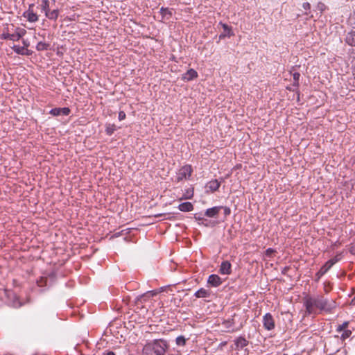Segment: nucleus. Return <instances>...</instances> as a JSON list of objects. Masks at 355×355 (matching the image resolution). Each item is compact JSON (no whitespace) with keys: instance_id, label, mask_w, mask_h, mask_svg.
Segmentation results:
<instances>
[{"instance_id":"1","label":"nucleus","mask_w":355,"mask_h":355,"mask_svg":"<svg viewBox=\"0 0 355 355\" xmlns=\"http://www.w3.org/2000/svg\"><path fill=\"white\" fill-rule=\"evenodd\" d=\"M306 312L311 314L313 312V308H318L322 311L327 312H331L336 308V302L333 300L329 301L324 298L322 296H318L316 297H308L304 302Z\"/></svg>"},{"instance_id":"2","label":"nucleus","mask_w":355,"mask_h":355,"mask_svg":"<svg viewBox=\"0 0 355 355\" xmlns=\"http://www.w3.org/2000/svg\"><path fill=\"white\" fill-rule=\"evenodd\" d=\"M168 347V343L165 340L156 339L144 345L143 353L144 355H165Z\"/></svg>"},{"instance_id":"3","label":"nucleus","mask_w":355,"mask_h":355,"mask_svg":"<svg viewBox=\"0 0 355 355\" xmlns=\"http://www.w3.org/2000/svg\"><path fill=\"white\" fill-rule=\"evenodd\" d=\"M193 172L191 165H185L182 166L177 173V182H180L184 179H188L191 177Z\"/></svg>"},{"instance_id":"4","label":"nucleus","mask_w":355,"mask_h":355,"mask_svg":"<svg viewBox=\"0 0 355 355\" xmlns=\"http://www.w3.org/2000/svg\"><path fill=\"white\" fill-rule=\"evenodd\" d=\"M26 33V31L23 28H17V32L16 33L10 34V33H3L1 36V39L3 40H9L12 41H18Z\"/></svg>"},{"instance_id":"5","label":"nucleus","mask_w":355,"mask_h":355,"mask_svg":"<svg viewBox=\"0 0 355 355\" xmlns=\"http://www.w3.org/2000/svg\"><path fill=\"white\" fill-rule=\"evenodd\" d=\"M337 261L338 259L336 258L327 261L316 273V280L318 281Z\"/></svg>"},{"instance_id":"6","label":"nucleus","mask_w":355,"mask_h":355,"mask_svg":"<svg viewBox=\"0 0 355 355\" xmlns=\"http://www.w3.org/2000/svg\"><path fill=\"white\" fill-rule=\"evenodd\" d=\"M263 324L264 328L268 331L275 328V321L270 313H268L264 315L263 318Z\"/></svg>"},{"instance_id":"7","label":"nucleus","mask_w":355,"mask_h":355,"mask_svg":"<svg viewBox=\"0 0 355 355\" xmlns=\"http://www.w3.org/2000/svg\"><path fill=\"white\" fill-rule=\"evenodd\" d=\"M71 112V110L69 107H55L50 110L49 114L54 116H68Z\"/></svg>"},{"instance_id":"8","label":"nucleus","mask_w":355,"mask_h":355,"mask_svg":"<svg viewBox=\"0 0 355 355\" xmlns=\"http://www.w3.org/2000/svg\"><path fill=\"white\" fill-rule=\"evenodd\" d=\"M223 28V32L219 35V40L224 39L226 37H230L234 35L232 27L226 24L220 22L219 24Z\"/></svg>"},{"instance_id":"9","label":"nucleus","mask_w":355,"mask_h":355,"mask_svg":"<svg viewBox=\"0 0 355 355\" xmlns=\"http://www.w3.org/2000/svg\"><path fill=\"white\" fill-rule=\"evenodd\" d=\"M223 206H216L206 209L205 216L209 218H217Z\"/></svg>"},{"instance_id":"10","label":"nucleus","mask_w":355,"mask_h":355,"mask_svg":"<svg viewBox=\"0 0 355 355\" xmlns=\"http://www.w3.org/2000/svg\"><path fill=\"white\" fill-rule=\"evenodd\" d=\"M219 272L222 275H230L232 272V265L229 261H223L220 266Z\"/></svg>"},{"instance_id":"11","label":"nucleus","mask_w":355,"mask_h":355,"mask_svg":"<svg viewBox=\"0 0 355 355\" xmlns=\"http://www.w3.org/2000/svg\"><path fill=\"white\" fill-rule=\"evenodd\" d=\"M207 283L213 287H217L222 284V280L218 275L213 274L209 276Z\"/></svg>"},{"instance_id":"12","label":"nucleus","mask_w":355,"mask_h":355,"mask_svg":"<svg viewBox=\"0 0 355 355\" xmlns=\"http://www.w3.org/2000/svg\"><path fill=\"white\" fill-rule=\"evenodd\" d=\"M248 344L249 342L243 336H239L234 340L235 349L236 350L242 349Z\"/></svg>"},{"instance_id":"13","label":"nucleus","mask_w":355,"mask_h":355,"mask_svg":"<svg viewBox=\"0 0 355 355\" xmlns=\"http://www.w3.org/2000/svg\"><path fill=\"white\" fill-rule=\"evenodd\" d=\"M198 77V73L193 69H189L182 75V79L184 81H191Z\"/></svg>"},{"instance_id":"14","label":"nucleus","mask_w":355,"mask_h":355,"mask_svg":"<svg viewBox=\"0 0 355 355\" xmlns=\"http://www.w3.org/2000/svg\"><path fill=\"white\" fill-rule=\"evenodd\" d=\"M32 6L33 5L30 6V7ZM24 17H26L30 22H35L38 20L37 14L31 10V8H29V9L24 13Z\"/></svg>"},{"instance_id":"15","label":"nucleus","mask_w":355,"mask_h":355,"mask_svg":"<svg viewBox=\"0 0 355 355\" xmlns=\"http://www.w3.org/2000/svg\"><path fill=\"white\" fill-rule=\"evenodd\" d=\"M210 295L211 291L203 288H201L199 290H198L194 294V296L197 298L209 297Z\"/></svg>"},{"instance_id":"16","label":"nucleus","mask_w":355,"mask_h":355,"mask_svg":"<svg viewBox=\"0 0 355 355\" xmlns=\"http://www.w3.org/2000/svg\"><path fill=\"white\" fill-rule=\"evenodd\" d=\"M178 209L181 211L189 212L193 209V205L190 202H185L180 204L178 206Z\"/></svg>"},{"instance_id":"17","label":"nucleus","mask_w":355,"mask_h":355,"mask_svg":"<svg viewBox=\"0 0 355 355\" xmlns=\"http://www.w3.org/2000/svg\"><path fill=\"white\" fill-rule=\"evenodd\" d=\"M345 42L347 44L355 47V31H352L347 34Z\"/></svg>"},{"instance_id":"18","label":"nucleus","mask_w":355,"mask_h":355,"mask_svg":"<svg viewBox=\"0 0 355 355\" xmlns=\"http://www.w3.org/2000/svg\"><path fill=\"white\" fill-rule=\"evenodd\" d=\"M159 12L162 15V19H169L173 15L172 11L168 8L162 7Z\"/></svg>"},{"instance_id":"19","label":"nucleus","mask_w":355,"mask_h":355,"mask_svg":"<svg viewBox=\"0 0 355 355\" xmlns=\"http://www.w3.org/2000/svg\"><path fill=\"white\" fill-rule=\"evenodd\" d=\"M12 49L16 53H17L19 55H30L29 51L28 49H25L24 46L14 45L12 46Z\"/></svg>"},{"instance_id":"20","label":"nucleus","mask_w":355,"mask_h":355,"mask_svg":"<svg viewBox=\"0 0 355 355\" xmlns=\"http://www.w3.org/2000/svg\"><path fill=\"white\" fill-rule=\"evenodd\" d=\"M59 10L58 9H54L53 10H46L45 15L47 18L51 20H56L58 17Z\"/></svg>"},{"instance_id":"21","label":"nucleus","mask_w":355,"mask_h":355,"mask_svg":"<svg viewBox=\"0 0 355 355\" xmlns=\"http://www.w3.org/2000/svg\"><path fill=\"white\" fill-rule=\"evenodd\" d=\"M220 183L217 180H213L208 182L207 187L211 191H217L220 187Z\"/></svg>"},{"instance_id":"22","label":"nucleus","mask_w":355,"mask_h":355,"mask_svg":"<svg viewBox=\"0 0 355 355\" xmlns=\"http://www.w3.org/2000/svg\"><path fill=\"white\" fill-rule=\"evenodd\" d=\"M149 298H150V292H147L144 294H142V295L138 296L136 298V303L137 304H139V303L142 304L143 302L148 300Z\"/></svg>"},{"instance_id":"23","label":"nucleus","mask_w":355,"mask_h":355,"mask_svg":"<svg viewBox=\"0 0 355 355\" xmlns=\"http://www.w3.org/2000/svg\"><path fill=\"white\" fill-rule=\"evenodd\" d=\"M49 46H50L49 44L45 43L43 42H40L36 45V49L38 51H46V50L49 49Z\"/></svg>"},{"instance_id":"24","label":"nucleus","mask_w":355,"mask_h":355,"mask_svg":"<svg viewBox=\"0 0 355 355\" xmlns=\"http://www.w3.org/2000/svg\"><path fill=\"white\" fill-rule=\"evenodd\" d=\"M116 129V125L114 124H107L105 129L106 134L107 135H112Z\"/></svg>"},{"instance_id":"25","label":"nucleus","mask_w":355,"mask_h":355,"mask_svg":"<svg viewBox=\"0 0 355 355\" xmlns=\"http://www.w3.org/2000/svg\"><path fill=\"white\" fill-rule=\"evenodd\" d=\"M175 342L178 346H184L186 345L187 339L183 336H179L176 338Z\"/></svg>"},{"instance_id":"26","label":"nucleus","mask_w":355,"mask_h":355,"mask_svg":"<svg viewBox=\"0 0 355 355\" xmlns=\"http://www.w3.org/2000/svg\"><path fill=\"white\" fill-rule=\"evenodd\" d=\"M300 73H298V72H295L293 74V85L295 86V87H298L299 86V80H300Z\"/></svg>"},{"instance_id":"27","label":"nucleus","mask_w":355,"mask_h":355,"mask_svg":"<svg viewBox=\"0 0 355 355\" xmlns=\"http://www.w3.org/2000/svg\"><path fill=\"white\" fill-rule=\"evenodd\" d=\"M37 284L40 287H44L47 285V279L46 277H41L40 279L37 281Z\"/></svg>"},{"instance_id":"28","label":"nucleus","mask_w":355,"mask_h":355,"mask_svg":"<svg viewBox=\"0 0 355 355\" xmlns=\"http://www.w3.org/2000/svg\"><path fill=\"white\" fill-rule=\"evenodd\" d=\"M42 10L44 11V12H46V10H49V0H42V4H41Z\"/></svg>"},{"instance_id":"29","label":"nucleus","mask_w":355,"mask_h":355,"mask_svg":"<svg viewBox=\"0 0 355 355\" xmlns=\"http://www.w3.org/2000/svg\"><path fill=\"white\" fill-rule=\"evenodd\" d=\"M194 218L199 222V224H204V221H207V219L201 216L200 214H195Z\"/></svg>"},{"instance_id":"30","label":"nucleus","mask_w":355,"mask_h":355,"mask_svg":"<svg viewBox=\"0 0 355 355\" xmlns=\"http://www.w3.org/2000/svg\"><path fill=\"white\" fill-rule=\"evenodd\" d=\"M348 325H349V322H345L342 324L339 325L337 327L336 331L338 332H340V331H345V330H346L345 329L348 327Z\"/></svg>"},{"instance_id":"31","label":"nucleus","mask_w":355,"mask_h":355,"mask_svg":"<svg viewBox=\"0 0 355 355\" xmlns=\"http://www.w3.org/2000/svg\"><path fill=\"white\" fill-rule=\"evenodd\" d=\"M352 334V331L350 330H345L343 331V334L341 335V338L343 340H345L349 338Z\"/></svg>"},{"instance_id":"32","label":"nucleus","mask_w":355,"mask_h":355,"mask_svg":"<svg viewBox=\"0 0 355 355\" xmlns=\"http://www.w3.org/2000/svg\"><path fill=\"white\" fill-rule=\"evenodd\" d=\"M193 191H187V194H184L182 198H181L182 199H191L192 197H193Z\"/></svg>"},{"instance_id":"33","label":"nucleus","mask_w":355,"mask_h":355,"mask_svg":"<svg viewBox=\"0 0 355 355\" xmlns=\"http://www.w3.org/2000/svg\"><path fill=\"white\" fill-rule=\"evenodd\" d=\"M222 209H223V211H224V215L225 217L229 216L231 214V209H230V208H229L227 207L223 206Z\"/></svg>"},{"instance_id":"34","label":"nucleus","mask_w":355,"mask_h":355,"mask_svg":"<svg viewBox=\"0 0 355 355\" xmlns=\"http://www.w3.org/2000/svg\"><path fill=\"white\" fill-rule=\"evenodd\" d=\"M325 5L321 2L318 3L317 5V8L322 12L325 10Z\"/></svg>"},{"instance_id":"35","label":"nucleus","mask_w":355,"mask_h":355,"mask_svg":"<svg viewBox=\"0 0 355 355\" xmlns=\"http://www.w3.org/2000/svg\"><path fill=\"white\" fill-rule=\"evenodd\" d=\"M125 113L123 111H120L119 113V121H122L125 118Z\"/></svg>"},{"instance_id":"36","label":"nucleus","mask_w":355,"mask_h":355,"mask_svg":"<svg viewBox=\"0 0 355 355\" xmlns=\"http://www.w3.org/2000/svg\"><path fill=\"white\" fill-rule=\"evenodd\" d=\"M275 251L272 248H268L266 251V256L270 257L272 253H274Z\"/></svg>"},{"instance_id":"37","label":"nucleus","mask_w":355,"mask_h":355,"mask_svg":"<svg viewBox=\"0 0 355 355\" xmlns=\"http://www.w3.org/2000/svg\"><path fill=\"white\" fill-rule=\"evenodd\" d=\"M302 7L305 10H309L310 8H311V5L308 2H306V3H304L303 5H302Z\"/></svg>"},{"instance_id":"38","label":"nucleus","mask_w":355,"mask_h":355,"mask_svg":"<svg viewBox=\"0 0 355 355\" xmlns=\"http://www.w3.org/2000/svg\"><path fill=\"white\" fill-rule=\"evenodd\" d=\"M232 322L230 321V320H227L224 322V324L225 325L226 327H230L232 324Z\"/></svg>"},{"instance_id":"39","label":"nucleus","mask_w":355,"mask_h":355,"mask_svg":"<svg viewBox=\"0 0 355 355\" xmlns=\"http://www.w3.org/2000/svg\"><path fill=\"white\" fill-rule=\"evenodd\" d=\"M103 355H115V354L112 351H106L103 353Z\"/></svg>"},{"instance_id":"40","label":"nucleus","mask_w":355,"mask_h":355,"mask_svg":"<svg viewBox=\"0 0 355 355\" xmlns=\"http://www.w3.org/2000/svg\"><path fill=\"white\" fill-rule=\"evenodd\" d=\"M22 42L25 49L29 46V43L27 41L23 40Z\"/></svg>"},{"instance_id":"41","label":"nucleus","mask_w":355,"mask_h":355,"mask_svg":"<svg viewBox=\"0 0 355 355\" xmlns=\"http://www.w3.org/2000/svg\"><path fill=\"white\" fill-rule=\"evenodd\" d=\"M150 292V297H153V296H155L157 293L155 291H149Z\"/></svg>"},{"instance_id":"42","label":"nucleus","mask_w":355,"mask_h":355,"mask_svg":"<svg viewBox=\"0 0 355 355\" xmlns=\"http://www.w3.org/2000/svg\"><path fill=\"white\" fill-rule=\"evenodd\" d=\"M350 252L352 254H355V245L352 247L351 250H350Z\"/></svg>"},{"instance_id":"43","label":"nucleus","mask_w":355,"mask_h":355,"mask_svg":"<svg viewBox=\"0 0 355 355\" xmlns=\"http://www.w3.org/2000/svg\"><path fill=\"white\" fill-rule=\"evenodd\" d=\"M205 227H208L209 226V224L207 223H205L204 222V224H202Z\"/></svg>"},{"instance_id":"44","label":"nucleus","mask_w":355,"mask_h":355,"mask_svg":"<svg viewBox=\"0 0 355 355\" xmlns=\"http://www.w3.org/2000/svg\"><path fill=\"white\" fill-rule=\"evenodd\" d=\"M352 302H355V297L353 298Z\"/></svg>"}]
</instances>
